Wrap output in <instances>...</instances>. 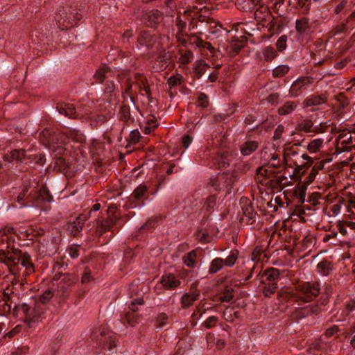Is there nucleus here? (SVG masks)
<instances>
[{
  "label": "nucleus",
  "mask_w": 355,
  "mask_h": 355,
  "mask_svg": "<svg viewBox=\"0 0 355 355\" xmlns=\"http://www.w3.org/2000/svg\"><path fill=\"white\" fill-rule=\"evenodd\" d=\"M85 136L78 130H67L64 133H53L46 128L40 133V141L46 146L51 148L58 155L63 152L79 149L85 141Z\"/></svg>",
  "instance_id": "obj_1"
},
{
  "label": "nucleus",
  "mask_w": 355,
  "mask_h": 355,
  "mask_svg": "<svg viewBox=\"0 0 355 355\" xmlns=\"http://www.w3.org/2000/svg\"><path fill=\"white\" fill-rule=\"evenodd\" d=\"M123 89V98L126 101L128 98L134 103V95L139 92L141 95L149 97L150 96V88L146 78L143 75H134L133 78H127L125 83H121Z\"/></svg>",
  "instance_id": "obj_2"
},
{
  "label": "nucleus",
  "mask_w": 355,
  "mask_h": 355,
  "mask_svg": "<svg viewBox=\"0 0 355 355\" xmlns=\"http://www.w3.org/2000/svg\"><path fill=\"white\" fill-rule=\"evenodd\" d=\"M200 10H202L201 8H199L196 6L193 8L189 7L184 11L182 14L180 15L177 17L176 26L179 29L180 33H183L184 28H186L187 21L190 19L194 20L195 19H198L200 22L206 21L209 26L207 30L209 33L216 34L218 32L219 28H218L217 23L209 17L199 15V12Z\"/></svg>",
  "instance_id": "obj_3"
},
{
  "label": "nucleus",
  "mask_w": 355,
  "mask_h": 355,
  "mask_svg": "<svg viewBox=\"0 0 355 355\" xmlns=\"http://www.w3.org/2000/svg\"><path fill=\"white\" fill-rule=\"evenodd\" d=\"M81 17L76 10L63 8L56 13L55 20L58 27L62 30L73 26Z\"/></svg>",
  "instance_id": "obj_4"
},
{
  "label": "nucleus",
  "mask_w": 355,
  "mask_h": 355,
  "mask_svg": "<svg viewBox=\"0 0 355 355\" xmlns=\"http://www.w3.org/2000/svg\"><path fill=\"white\" fill-rule=\"evenodd\" d=\"M319 291L318 284L305 282L298 285L293 291L291 297L297 301L307 302L311 300L313 297L318 295Z\"/></svg>",
  "instance_id": "obj_5"
},
{
  "label": "nucleus",
  "mask_w": 355,
  "mask_h": 355,
  "mask_svg": "<svg viewBox=\"0 0 355 355\" xmlns=\"http://www.w3.org/2000/svg\"><path fill=\"white\" fill-rule=\"evenodd\" d=\"M260 156L264 164H268L272 167H278L282 164L278 144L276 143H268L261 151Z\"/></svg>",
  "instance_id": "obj_6"
},
{
  "label": "nucleus",
  "mask_w": 355,
  "mask_h": 355,
  "mask_svg": "<svg viewBox=\"0 0 355 355\" xmlns=\"http://www.w3.org/2000/svg\"><path fill=\"white\" fill-rule=\"evenodd\" d=\"M282 163L286 166L293 167L294 164H300L302 155L297 151L295 146L285 148Z\"/></svg>",
  "instance_id": "obj_7"
},
{
  "label": "nucleus",
  "mask_w": 355,
  "mask_h": 355,
  "mask_svg": "<svg viewBox=\"0 0 355 355\" xmlns=\"http://www.w3.org/2000/svg\"><path fill=\"white\" fill-rule=\"evenodd\" d=\"M312 80L309 77H302L297 79L291 86L290 94L293 97H297L306 90H308Z\"/></svg>",
  "instance_id": "obj_8"
},
{
  "label": "nucleus",
  "mask_w": 355,
  "mask_h": 355,
  "mask_svg": "<svg viewBox=\"0 0 355 355\" xmlns=\"http://www.w3.org/2000/svg\"><path fill=\"white\" fill-rule=\"evenodd\" d=\"M143 304V300L137 299L134 302H132L130 306V309L131 312H128L125 315V321L130 327H135L137 324L140 322V318L139 315L135 313L137 311L136 304L141 305Z\"/></svg>",
  "instance_id": "obj_9"
},
{
  "label": "nucleus",
  "mask_w": 355,
  "mask_h": 355,
  "mask_svg": "<svg viewBox=\"0 0 355 355\" xmlns=\"http://www.w3.org/2000/svg\"><path fill=\"white\" fill-rule=\"evenodd\" d=\"M168 40V37H166L163 39L164 41H160L150 33H144L140 35L139 42L141 45H145L147 46L156 45L157 48H158L159 46H162L164 42Z\"/></svg>",
  "instance_id": "obj_10"
},
{
  "label": "nucleus",
  "mask_w": 355,
  "mask_h": 355,
  "mask_svg": "<svg viewBox=\"0 0 355 355\" xmlns=\"http://www.w3.org/2000/svg\"><path fill=\"white\" fill-rule=\"evenodd\" d=\"M116 336L112 332H103L101 334L100 343L103 344V350L112 351L114 347L116 346Z\"/></svg>",
  "instance_id": "obj_11"
},
{
  "label": "nucleus",
  "mask_w": 355,
  "mask_h": 355,
  "mask_svg": "<svg viewBox=\"0 0 355 355\" xmlns=\"http://www.w3.org/2000/svg\"><path fill=\"white\" fill-rule=\"evenodd\" d=\"M86 217L84 216H78L75 220L69 222L67 225V230L71 234L76 235L80 232L83 227Z\"/></svg>",
  "instance_id": "obj_12"
},
{
  "label": "nucleus",
  "mask_w": 355,
  "mask_h": 355,
  "mask_svg": "<svg viewBox=\"0 0 355 355\" xmlns=\"http://www.w3.org/2000/svg\"><path fill=\"white\" fill-rule=\"evenodd\" d=\"M144 20L147 26L154 27L162 20V15L158 10H151L145 15Z\"/></svg>",
  "instance_id": "obj_13"
},
{
  "label": "nucleus",
  "mask_w": 355,
  "mask_h": 355,
  "mask_svg": "<svg viewBox=\"0 0 355 355\" xmlns=\"http://www.w3.org/2000/svg\"><path fill=\"white\" fill-rule=\"evenodd\" d=\"M161 284L166 288H175L180 285V281L174 275L168 274L162 277Z\"/></svg>",
  "instance_id": "obj_14"
},
{
  "label": "nucleus",
  "mask_w": 355,
  "mask_h": 355,
  "mask_svg": "<svg viewBox=\"0 0 355 355\" xmlns=\"http://www.w3.org/2000/svg\"><path fill=\"white\" fill-rule=\"evenodd\" d=\"M60 114H63L69 118H76L78 114L76 110L72 104L64 103L58 107Z\"/></svg>",
  "instance_id": "obj_15"
},
{
  "label": "nucleus",
  "mask_w": 355,
  "mask_h": 355,
  "mask_svg": "<svg viewBox=\"0 0 355 355\" xmlns=\"http://www.w3.org/2000/svg\"><path fill=\"white\" fill-rule=\"evenodd\" d=\"M42 309L37 306L31 315H28L26 318V322L29 327H33L36 323L42 320Z\"/></svg>",
  "instance_id": "obj_16"
},
{
  "label": "nucleus",
  "mask_w": 355,
  "mask_h": 355,
  "mask_svg": "<svg viewBox=\"0 0 355 355\" xmlns=\"http://www.w3.org/2000/svg\"><path fill=\"white\" fill-rule=\"evenodd\" d=\"M326 97L324 95L309 96L304 101V104L306 107H313L324 103Z\"/></svg>",
  "instance_id": "obj_17"
},
{
  "label": "nucleus",
  "mask_w": 355,
  "mask_h": 355,
  "mask_svg": "<svg viewBox=\"0 0 355 355\" xmlns=\"http://www.w3.org/2000/svg\"><path fill=\"white\" fill-rule=\"evenodd\" d=\"M295 28L298 33L305 34L310 31L309 20L306 17H302L296 20Z\"/></svg>",
  "instance_id": "obj_18"
},
{
  "label": "nucleus",
  "mask_w": 355,
  "mask_h": 355,
  "mask_svg": "<svg viewBox=\"0 0 355 355\" xmlns=\"http://www.w3.org/2000/svg\"><path fill=\"white\" fill-rule=\"evenodd\" d=\"M15 264H21L24 267L28 273L33 272V265L31 261V257L27 254H23L17 258V262Z\"/></svg>",
  "instance_id": "obj_19"
},
{
  "label": "nucleus",
  "mask_w": 355,
  "mask_h": 355,
  "mask_svg": "<svg viewBox=\"0 0 355 355\" xmlns=\"http://www.w3.org/2000/svg\"><path fill=\"white\" fill-rule=\"evenodd\" d=\"M258 148V144L254 141L244 142L241 146V153L244 156H248L255 151Z\"/></svg>",
  "instance_id": "obj_20"
},
{
  "label": "nucleus",
  "mask_w": 355,
  "mask_h": 355,
  "mask_svg": "<svg viewBox=\"0 0 355 355\" xmlns=\"http://www.w3.org/2000/svg\"><path fill=\"white\" fill-rule=\"evenodd\" d=\"M199 293L193 292L187 293L182 295L181 298V303L183 307H188L191 306L195 301L199 298Z\"/></svg>",
  "instance_id": "obj_21"
},
{
  "label": "nucleus",
  "mask_w": 355,
  "mask_h": 355,
  "mask_svg": "<svg viewBox=\"0 0 355 355\" xmlns=\"http://www.w3.org/2000/svg\"><path fill=\"white\" fill-rule=\"evenodd\" d=\"M236 5L238 8L247 11L255 8L258 5L257 0H237Z\"/></svg>",
  "instance_id": "obj_22"
},
{
  "label": "nucleus",
  "mask_w": 355,
  "mask_h": 355,
  "mask_svg": "<svg viewBox=\"0 0 355 355\" xmlns=\"http://www.w3.org/2000/svg\"><path fill=\"white\" fill-rule=\"evenodd\" d=\"M340 139H342V143H345L346 144H351L354 146L355 143V127L347 132H342L340 135Z\"/></svg>",
  "instance_id": "obj_23"
},
{
  "label": "nucleus",
  "mask_w": 355,
  "mask_h": 355,
  "mask_svg": "<svg viewBox=\"0 0 355 355\" xmlns=\"http://www.w3.org/2000/svg\"><path fill=\"white\" fill-rule=\"evenodd\" d=\"M323 143L324 140L321 138L313 139L309 143L307 150L310 153H315L322 148Z\"/></svg>",
  "instance_id": "obj_24"
},
{
  "label": "nucleus",
  "mask_w": 355,
  "mask_h": 355,
  "mask_svg": "<svg viewBox=\"0 0 355 355\" xmlns=\"http://www.w3.org/2000/svg\"><path fill=\"white\" fill-rule=\"evenodd\" d=\"M25 157V151L24 150H14L10 155H6L3 157L5 162H10L13 160H21Z\"/></svg>",
  "instance_id": "obj_25"
},
{
  "label": "nucleus",
  "mask_w": 355,
  "mask_h": 355,
  "mask_svg": "<svg viewBox=\"0 0 355 355\" xmlns=\"http://www.w3.org/2000/svg\"><path fill=\"white\" fill-rule=\"evenodd\" d=\"M300 130L306 132H316L318 128L313 126L312 121L309 119H303L299 123Z\"/></svg>",
  "instance_id": "obj_26"
},
{
  "label": "nucleus",
  "mask_w": 355,
  "mask_h": 355,
  "mask_svg": "<svg viewBox=\"0 0 355 355\" xmlns=\"http://www.w3.org/2000/svg\"><path fill=\"white\" fill-rule=\"evenodd\" d=\"M37 201L51 202L53 196L45 187H42L37 193Z\"/></svg>",
  "instance_id": "obj_27"
},
{
  "label": "nucleus",
  "mask_w": 355,
  "mask_h": 355,
  "mask_svg": "<svg viewBox=\"0 0 355 355\" xmlns=\"http://www.w3.org/2000/svg\"><path fill=\"white\" fill-rule=\"evenodd\" d=\"M29 164L32 165L33 167H37V166H43L45 163V159L43 155L42 154H34L29 155Z\"/></svg>",
  "instance_id": "obj_28"
},
{
  "label": "nucleus",
  "mask_w": 355,
  "mask_h": 355,
  "mask_svg": "<svg viewBox=\"0 0 355 355\" xmlns=\"http://www.w3.org/2000/svg\"><path fill=\"white\" fill-rule=\"evenodd\" d=\"M111 71L106 66L101 67L94 74V78L98 80L100 82L103 81L104 78L110 76Z\"/></svg>",
  "instance_id": "obj_29"
},
{
  "label": "nucleus",
  "mask_w": 355,
  "mask_h": 355,
  "mask_svg": "<svg viewBox=\"0 0 355 355\" xmlns=\"http://www.w3.org/2000/svg\"><path fill=\"white\" fill-rule=\"evenodd\" d=\"M224 266V261L221 258L214 259L210 265L209 272L211 273H216L220 270Z\"/></svg>",
  "instance_id": "obj_30"
},
{
  "label": "nucleus",
  "mask_w": 355,
  "mask_h": 355,
  "mask_svg": "<svg viewBox=\"0 0 355 355\" xmlns=\"http://www.w3.org/2000/svg\"><path fill=\"white\" fill-rule=\"evenodd\" d=\"M280 273L278 269L272 268L266 272V279L268 282H275L279 278Z\"/></svg>",
  "instance_id": "obj_31"
},
{
  "label": "nucleus",
  "mask_w": 355,
  "mask_h": 355,
  "mask_svg": "<svg viewBox=\"0 0 355 355\" xmlns=\"http://www.w3.org/2000/svg\"><path fill=\"white\" fill-rule=\"evenodd\" d=\"M196 254L194 251L190 252L183 257L184 263L190 268H193L196 263Z\"/></svg>",
  "instance_id": "obj_32"
},
{
  "label": "nucleus",
  "mask_w": 355,
  "mask_h": 355,
  "mask_svg": "<svg viewBox=\"0 0 355 355\" xmlns=\"http://www.w3.org/2000/svg\"><path fill=\"white\" fill-rule=\"evenodd\" d=\"M289 71L288 66L286 64H282L276 67L272 71V74L275 77H282L286 74Z\"/></svg>",
  "instance_id": "obj_33"
},
{
  "label": "nucleus",
  "mask_w": 355,
  "mask_h": 355,
  "mask_svg": "<svg viewBox=\"0 0 355 355\" xmlns=\"http://www.w3.org/2000/svg\"><path fill=\"white\" fill-rule=\"evenodd\" d=\"M330 265L327 261H321L317 265V271L322 275H328Z\"/></svg>",
  "instance_id": "obj_34"
},
{
  "label": "nucleus",
  "mask_w": 355,
  "mask_h": 355,
  "mask_svg": "<svg viewBox=\"0 0 355 355\" xmlns=\"http://www.w3.org/2000/svg\"><path fill=\"white\" fill-rule=\"evenodd\" d=\"M238 254L239 252L236 250L232 251L224 261V265L228 267L234 266L237 260Z\"/></svg>",
  "instance_id": "obj_35"
},
{
  "label": "nucleus",
  "mask_w": 355,
  "mask_h": 355,
  "mask_svg": "<svg viewBox=\"0 0 355 355\" xmlns=\"http://www.w3.org/2000/svg\"><path fill=\"white\" fill-rule=\"evenodd\" d=\"M296 107L293 103L288 102L279 109V113L282 115L291 113Z\"/></svg>",
  "instance_id": "obj_36"
},
{
  "label": "nucleus",
  "mask_w": 355,
  "mask_h": 355,
  "mask_svg": "<svg viewBox=\"0 0 355 355\" xmlns=\"http://www.w3.org/2000/svg\"><path fill=\"white\" fill-rule=\"evenodd\" d=\"M277 288V282H268L263 289V294L265 296H269L272 293H275Z\"/></svg>",
  "instance_id": "obj_37"
},
{
  "label": "nucleus",
  "mask_w": 355,
  "mask_h": 355,
  "mask_svg": "<svg viewBox=\"0 0 355 355\" xmlns=\"http://www.w3.org/2000/svg\"><path fill=\"white\" fill-rule=\"evenodd\" d=\"M208 67V64L204 61H198L195 64V71L200 76L206 71Z\"/></svg>",
  "instance_id": "obj_38"
},
{
  "label": "nucleus",
  "mask_w": 355,
  "mask_h": 355,
  "mask_svg": "<svg viewBox=\"0 0 355 355\" xmlns=\"http://www.w3.org/2000/svg\"><path fill=\"white\" fill-rule=\"evenodd\" d=\"M230 155L228 153H224L218 158V164L220 168H225L227 165L230 164Z\"/></svg>",
  "instance_id": "obj_39"
},
{
  "label": "nucleus",
  "mask_w": 355,
  "mask_h": 355,
  "mask_svg": "<svg viewBox=\"0 0 355 355\" xmlns=\"http://www.w3.org/2000/svg\"><path fill=\"white\" fill-rule=\"evenodd\" d=\"M120 116L124 121H128L130 120V107L126 105H123L120 109Z\"/></svg>",
  "instance_id": "obj_40"
},
{
  "label": "nucleus",
  "mask_w": 355,
  "mask_h": 355,
  "mask_svg": "<svg viewBox=\"0 0 355 355\" xmlns=\"http://www.w3.org/2000/svg\"><path fill=\"white\" fill-rule=\"evenodd\" d=\"M147 188L146 186H139L132 193V197L136 200H139L146 191Z\"/></svg>",
  "instance_id": "obj_41"
},
{
  "label": "nucleus",
  "mask_w": 355,
  "mask_h": 355,
  "mask_svg": "<svg viewBox=\"0 0 355 355\" xmlns=\"http://www.w3.org/2000/svg\"><path fill=\"white\" fill-rule=\"evenodd\" d=\"M318 171L316 167L315 166H313L308 177L306 178V180H304V184L306 186H309L315 180Z\"/></svg>",
  "instance_id": "obj_42"
},
{
  "label": "nucleus",
  "mask_w": 355,
  "mask_h": 355,
  "mask_svg": "<svg viewBox=\"0 0 355 355\" xmlns=\"http://www.w3.org/2000/svg\"><path fill=\"white\" fill-rule=\"evenodd\" d=\"M263 55L266 61H271L276 56V53L273 48L267 47L264 49Z\"/></svg>",
  "instance_id": "obj_43"
},
{
  "label": "nucleus",
  "mask_w": 355,
  "mask_h": 355,
  "mask_svg": "<svg viewBox=\"0 0 355 355\" xmlns=\"http://www.w3.org/2000/svg\"><path fill=\"white\" fill-rule=\"evenodd\" d=\"M243 215L249 218L253 217V209L249 202L246 201V204L242 206Z\"/></svg>",
  "instance_id": "obj_44"
},
{
  "label": "nucleus",
  "mask_w": 355,
  "mask_h": 355,
  "mask_svg": "<svg viewBox=\"0 0 355 355\" xmlns=\"http://www.w3.org/2000/svg\"><path fill=\"white\" fill-rule=\"evenodd\" d=\"M286 36L282 35L277 42V48L279 51H284L286 47Z\"/></svg>",
  "instance_id": "obj_45"
},
{
  "label": "nucleus",
  "mask_w": 355,
  "mask_h": 355,
  "mask_svg": "<svg viewBox=\"0 0 355 355\" xmlns=\"http://www.w3.org/2000/svg\"><path fill=\"white\" fill-rule=\"evenodd\" d=\"M192 59V53L191 51H186L182 54L179 58V61L181 64H186L189 63Z\"/></svg>",
  "instance_id": "obj_46"
},
{
  "label": "nucleus",
  "mask_w": 355,
  "mask_h": 355,
  "mask_svg": "<svg viewBox=\"0 0 355 355\" xmlns=\"http://www.w3.org/2000/svg\"><path fill=\"white\" fill-rule=\"evenodd\" d=\"M182 76L180 74H177L173 76H171L168 80V83L170 87H174L180 83Z\"/></svg>",
  "instance_id": "obj_47"
},
{
  "label": "nucleus",
  "mask_w": 355,
  "mask_h": 355,
  "mask_svg": "<svg viewBox=\"0 0 355 355\" xmlns=\"http://www.w3.org/2000/svg\"><path fill=\"white\" fill-rule=\"evenodd\" d=\"M53 297V293L50 290H46L45 292H44L40 297V301L42 303H46L47 302L51 297Z\"/></svg>",
  "instance_id": "obj_48"
},
{
  "label": "nucleus",
  "mask_w": 355,
  "mask_h": 355,
  "mask_svg": "<svg viewBox=\"0 0 355 355\" xmlns=\"http://www.w3.org/2000/svg\"><path fill=\"white\" fill-rule=\"evenodd\" d=\"M167 315L165 313H162L159 314L157 318V322L159 324V327H164L165 324H166L167 322Z\"/></svg>",
  "instance_id": "obj_49"
},
{
  "label": "nucleus",
  "mask_w": 355,
  "mask_h": 355,
  "mask_svg": "<svg viewBox=\"0 0 355 355\" xmlns=\"http://www.w3.org/2000/svg\"><path fill=\"white\" fill-rule=\"evenodd\" d=\"M306 166L304 164L302 161L300 162V164H294V173L295 175H302L304 173V168H305Z\"/></svg>",
  "instance_id": "obj_50"
},
{
  "label": "nucleus",
  "mask_w": 355,
  "mask_h": 355,
  "mask_svg": "<svg viewBox=\"0 0 355 355\" xmlns=\"http://www.w3.org/2000/svg\"><path fill=\"white\" fill-rule=\"evenodd\" d=\"M217 320H218L216 317L210 316L205 320L204 324L207 328H210L216 324Z\"/></svg>",
  "instance_id": "obj_51"
},
{
  "label": "nucleus",
  "mask_w": 355,
  "mask_h": 355,
  "mask_svg": "<svg viewBox=\"0 0 355 355\" xmlns=\"http://www.w3.org/2000/svg\"><path fill=\"white\" fill-rule=\"evenodd\" d=\"M106 121V116L104 114H99L98 116V120H94L93 117L91 119V124L92 125H101Z\"/></svg>",
  "instance_id": "obj_52"
},
{
  "label": "nucleus",
  "mask_w": 355,
  "mask_h": 355,
  "mask_svg": "<svg viewBox=\"0 0 355 355\" xmlns=\"http://www.w3.org/2000/svg\"><path fill=\"white\" fill-rule=\"evenodd\" d=\"M283 131H284V126L282 125H279L277 126V128H276L275 133H274V136H273V139H274L273 142L274 143H275V141H276L277 140L280 139Z\"/></svg>",
  "instance_id": "obj_53"
},
{
  "label": "nucleus",
  "mask_w": 355,
  "mask_h": 355,
  "mask_svg": "<svg viewBox=\"0 0 355 355\" xmlns=\"http://www.w3.org/2000/svg\"><path fill=\"white\" fill-rule=\"evenodd\" d=\"M198 104L200 106L205 107L208 105V100L207 96L204 94H201L198 97Z\"/></svg>",
  "instance_id": "obj_54"
},
{
  "label": "nucleus",
  "mask_w": 355,
  "mask_h": 355,
  "mask_svg": "<svg viewBox=\"0 0 355 355\" xmlns=\"http://www.w3.org/2000/svg\"><path fill=\"white\" fill-rule=\"evenodd\" d=\"M303 161H306V162L304 163L306 168L309 167L313 164V158L306 154L302 155V162Z\"/></svg>",
  "instance_id": "obj_55"
},
{
  "label": "nucleus",
  "mask_w": 355,
  "mask_h": 355,
  "mask_svg": "<svg viewBox=\"0 0 355 355\" xmlns=\"http://www.w3.org/2000/svg\"><path fill=\"white\" fill-rule=\"evenodd\" d=\"M355 309V299H350L346 302V310L348 313Z\"/></svg>",
  "instance_id": "obj_56"
},
{
  "label": "nucleus",
  "mask_w": 355,
  "mask_h": 355,
  "mask_svg": "<svg viewBox=\"0 0 355 355\" xmlns=\"http://www.w3.org/2000/svg\"><path fill=\"white\" fill-rule=\"evenodd\" d=\"M111 223L110 221H101L99 225V228L101 232H105L110 229Z\"/></svg>",
  "instance_id": "obj_57"
},
{
  "label": "nucleus",
  "mask_w": 355,
  "mask_h": 355,
  "mask_svg": "<svg viewBox=\"0 0 355 355\" xmlns=\"http://www.w3.org/2000/svg\"><path fill=\"white\" fill-rule=\"evenodd\" d=\"M69 255L71 258L76 259L79 256V250L78 247H71L69 250Z\"/></svg>",
  "instance_id": "obj_58"
},
{
  "label": "nucleus",
  "mask_w": 355,
  "mask_h": 355,
  "mask_svg": "<svg viewBox=\"0 0 355 355\" xmlns=\"http://www.w3.org/2000/svg\"><path fill=\"white\" fill-rule=\"evenodd\" d=\"M307 187L308 186H306V184H304V185L301 186L298 189L300 198L302 202L304 200V198H305V194H306V191Z\"/></svg>",
  "instance_id": "obj_59"
},
{
  "label": "nucleus",
  "mask_w": 355,
  "mask_h": 355,
  "mask_svg": "<svg viewBox=\"0 0 355 355\" xmlns=\"http://www.w3.org/2000/svg\"><path fill=\"white\" fill-rule=\"evenodd\" d=\"M192 142V138L189 135H184L182 137V145L185 148H187Z\"/></svg>",
  "instance_id": "obj_60"
},
{
  "label": "nucleus",
  "mask_w": 355,
  "mask_h": 355,
  "mask_svg": "<svg viewBox=\"0 0 355 355\" xmlns=\"http://www.w3.org/2000/svg\"><path fill=\"white\" fill-rule=\"evenodd\" d=\"M115 89V85L112 81H107L105 86V92L112 93Z\"/></svg>",
  "instance_id": "obj_61"
},
{
  "label": "nucleus",
  "mask_w": 355,
  "mask_h": 355,
  "mask_svg": "<svg viewBox=\"0 0 355 355\" xmlns=\"http://www.w3.org/2000/svg\"><path fill=\"white\" fill-rule=\"evenodd\" d=\"M197 45L199 47H202V48L207 49L210 51H211L213 49V47L210 43L204 42L202 40H200Z\"/></svg>",
  "instance_id": "obj_62"
},
{
  "label": "nucleus",
  "mask_w": 355,
  "mask_h": 355,
  "mask_svg": "<svg viewBox=\"0 0 355 355\" xmlns=\"http://www.w3.org/2000/svg\"><path fill=\"white\" fill-rule=\"evenodd\" d=\"M334 215H338L340 213L341 205L340 203H336L332 205L331 209Z\"/></svg>",
  "instance_id": "obj_63"
},
{
  "label": "nucleus",
  "mask_w": 355,
  "mask_h": 355,
  "mask_svg": "<svg viewBox=\"0 0 355 355\" xmlns=\"http://www.w3.org/2000/svg\"><path fill=\"white\" fill-rule=\"evenodd\" d=\"M232 298H233V295L230 291H228L227 293L223 294L220 297V300H221L222 302H230V301H231L232 300Z\"/></svg>",
  "instance_id": "obj_64"
}]
</instances>
